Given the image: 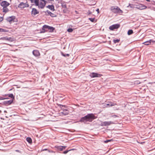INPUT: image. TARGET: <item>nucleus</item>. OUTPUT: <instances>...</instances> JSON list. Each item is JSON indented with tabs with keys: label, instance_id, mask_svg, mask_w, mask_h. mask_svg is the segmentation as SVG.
Instances as JSON below:
<instances>
[{
	"label": "nucleus",
	"instance_id": "obj_1",
	"mask_svg": "<svg viewBox=\"0 0 155 155\" xmlns=\"http://www.w3.org/2000/svg\"><path fill=\"white\" fill-rule=\"evenodd\" d=\"M95 118L94 115L92 114H88L84 117H82L80 120L81 122H85L87 121L91 122Z\"/></svg>",
	"mask_w": 155,
	"mask_h": 155
},
{
	"label": "nucleus",
	"instance_id": "obj_2",
	"mask_svg": "<svg viewBox=\"0 0 155 155\" xmlns=\"http://www.w3.org/2000/svg\"><path fill=\"white\" fill-rule=\"evenodd\" d=\"M110 10L115 13H121L122 11L117 6H113L110 8Z\"/></svg>",
	"mask_w": 155,
	"mask_h": 155
},
{
	"label": "nucleus",
	"instance_id": "obj_3",
	"mask_svg": "<svg viewBox=\"0 0 155 155\" xmlns=\"http://www.w3.org/2000/svg\"><path fill=\"white\" fill-rule=\"evenodd\" d=\"M54 28L53 27H50L47 25H44L43 26L42 30L44 31H41V32H44L45 31H49V32H52L54 30Z\"/></svg>",
	"mask_w": 155,
	"mask_h": 155
},
{
	"label": "nucleus",
	"instance_id": "obj_4",
	"mask_svg": "<svg viewBox=\"0 0 155 155\" xmlns=\"http://www.w3.org/2000/svg\"><path fill=\"white\" fill-rule=\"evenodd\" d=\"M46 5V1L45 0H40L39 2L38 3V8H43Z\"/></svg>",
	"mask_w": 155,
	"mask_h": 155
},
{
	"label": "nucleus",
	"instance_id": "obj_5",
	"mask_svg": "<svg viewBox=\"0 0 155 155\" xmlns=\"http://www.w3.org/2000/svg\"><path fill=\"white\" fill-rule=\"evenodd\" d=\"M28 7L29 5L27 2L25 3L22 2L18 6V8L22 9L24 8H25Z\"/></svg>",
	"mask_w": 155,
	"mask_h": 155
},
{
	"label": "nucleus",
	"instance_id": "obj_6",
	"mask_svg": "<svg viewBox=\"0 0 155 155\" xmlns=\"http://www.w3.org/2000/svg\"><path fill=\"white\" fill-rule=\"evenodd\" d=\"M0 40L7 41L10 42H12L14 41V39L11 37H5L1 38Z\"/></svg>",
	"mask_w": 155,
	"mask_h": 155
},
{
	"label": "nucleus",
	"instance_id": "obj_7",
	"mask_svg": "<svg viewBox=\"0 0 155 155\" xmlns=\"http://www.w3.org/2000/svg\"><path fill=\"white\" fill-rule=\"evenodd\" d=\"M120 25L119 24H116L113 25L109 27V29L111 30H113L115 29H117L119 28Z\"/></svg>",
	"mask_w": 155,
	"mask_h": 155
},
{
	"label": "nucleus",
	"instance_id": "obj_8",
	"mask_svg": "<svg viewBox=\"0 0 155 155\" xmlns=\"http://www.w3.org/2000/svg\"><path fill=\"white\" fill-rule=\"evenodd\" d=\"M114 124V123L112 121H104L101 123V125L102 126H107L111 124Z\"/></svg>",
	"mask_w": 155,
	"mask_h": 155
},
{
	"label": "nucleus",
	"instance_id": "obj_9",
	"mask_svg": "<svg viewBox=\"0 0 155 155\" xmlns=\"http://www.w3.org/2000/svg\"><path fill=\"white\" fill-rule=\"evenodd\" d=\"M90 76L91 78L100 77H101V74L96 73H92L90 74Z\"/></svg>",
	"mask_w": 155,
	"mask_h": 155
},
{
	"label": "nucleus",
	"instance_id": "obj_10",
	"mask_svg": "<svg viewBox=\"0 0 155 155\" xmlns=\"http://www.w3.org/2000/svg\"><path fill=\"white\" fill-rule=\"evenodd\" d=\"M39 13V12L35 8H32L31 11V15L33 16H35L36 14Z\"/></svg>",
	"mask_w": 155,
	"mask_h": 155
},
{
	"label": "nucleus",
	"instance_id": "obj_11",
	"mask_svg": "<svg viewBox=\"0 0 155 155\" xmlns=\"http://www.w3.org/2000/svg\"><path fill=\"white\" fill-rule=\"evenodd\" d=\"M147 8V6L142 4L140 5L137 7H136L137 8L140 10L144 9L146 8Z\"/></svg>",
	"mask_w": 155,
	"mask_h": 155
},
{
	"label": "nucleus",
	"instance_id": "obj_12",
	"mask_svg": "<svg viewBox=\"0 0 155 155\" xmlns=\"http://www.w3.org/2000/svg\"><path fill=\"white\" fill-rule=\"evenodd\" d=\"M1 5L3 7H5L8 6L9 5V3L6 1H4L2 2Z\"/></svg>",
	"mask_w": 155,
	"mask_h": 155
},
{
	"label": "nucleus",
	"instance_id": "obj_13",
	"mask_svg": "<svg viewBox=\"0 0 155 155\" xmlns=\"http://www.w3.org/2000/svg\"><path fill=\"white\" fill-rule=\"evenodd\" d=\"M155 42V41L152 40H150L149 41H145L143 43V44H144L146 45H149L151 43H154Z\"/></svg>",
	"mask_w": 155,
	"mask_h": 155
},
{
	"label": "nucleus",
	"instance_id": "obj_14",
	"mask_svg": "<svg viewBox=\"0 0 155 155\" xmlns=\"http://www.w3.org/2000/svg\"><path fill=\"white\" fill-rule=\"evenodd\" d=\"M33 54L36 57H38L40 55L39 52L37 50H34L33 51Z\"/></svg>",
	"mask_w": 155,
	"mask_h": 155
},
{
	"label": "nucleus",
	"instance_id": "obj_15",
	"mask_svg": "<svg viewBox=\"0 0 155 155\" xmlns=\"http://www.w3.org/2000/svg\"><path fill=\"white\" fill-rule=\"evenodd\" d=\"M46 12L47 13L48 15H50L52 17H54L56 16V15L55 14H54L51 13L49 10H47Z\"/></svg>",
	"mask_w": 155,
	"mask_h": 155
},
{
	"label": "nucleus",
	"instance_id": "obj_16",
	"mask_svg": "<svg viewBox=\"0 0 155 155\" xmlns=\"http://www.w3.org/2000/svg\"><path fill=\"white\" fill-rule=\"evenodd\" d=\"M46 7L51 10L52 11H54V6L53 5H48Z\"/></svg>",
	"mask_w": 155,
	"mask_h": 155
},
{
	"label": "nucleus",
	"instance_id": "obj_17",
	"mask_svg": "<svg viewBox=\"0 0 155 155\" xmlns=\"http://www.w3.org/2000/svg\"><path fill=\"white\" fill-rule=\"evenodd\" d=\"M15 18L14 16L10 17L7 18V20L9 22H11L13 21Z\"/></svg>",
	"mask_w": 155,
	"mask_h": 155
},
{
	"label": "nucleus",
	"instance_id": "obj_18",
	"mask_svg": "<svg viewBox=\"0 0 155 155\" xmlns=\"http://www.w3.org/2000/svg\"><path fill=\"white\" fill-rule=\"evenodd\" d=\"M3 12L6 13L8 11V9L7 7H4L3 8Z\"/></svg>",
	"mask_w": 155,
	"mask_h": 155
},
{
	"label": "nucleus",
	"instance_id": "obj_19",
	"mask_svg": "<svg viewBox=\"0 0 155 155\" xmlns=\"http://www.w3.org/2000/svg\"><path fill=\"white\" fill-rule=\"evenodd\" d=\"M116 105L115 104L113 103L112 102L109 103V104H107L106 105L107 106H113Z\"/></svg>",
	"mask_w": 155,
	"mask_h": 155
},
{
	"label": "nucleus",
	"instance_id": "obj_20",
	"mask_svg": "<svg viewBox=\"0 0 155 155\" xmlns=\"http://www.w3.org/2000/svg\"><path fill=\"white\" fill-rule=\"evenodd\" d=\"M62 113L65 115H67L68 114V112L67 110H64Z\"/></svg>",
	"mask_w": 155,
	"mask_h": 155
},
{
	"label": "nucleus",
	"instance_id": "obj_21",
	"mask_svg": "<svg viewBox=\"0 0 155 155\" xmlns=\"http://www.w3.org/2000/svg\"><path fill=\"white\" fill-rule=\"evenodd\" d=\"M26 140L29 143L32 142V140L30 137H27L26 138Z\"/></svg>",
	"mask_w": 155,
	"mask_h": 155
},
{
	"label": "nucleus",
	"instance_id": "obj_22",
	"mask_svg": "<svg viewBox=\"0 0 155 155\" xmlns=\"http://www.w3.org/2000/svg\"><path fill=\"white\" fill-rule=\"evenodd\" d=\"M133 33V31L132 30H129L127 32V34L129 35L132 34Z\"/></svg>",
	"mask_w": 155,
	"mask_h": 155
},
{
	"label": "nucleus",
	"instance_id": "obj_23",
	"mask_svg": "<svg viewBox=\"0 0 155 155\" xmlns=\"http://www.w3.org/2000/svg\"><path fill=\"white\" fill-rule=\"evenodd\" d=\"M57 147L58 150L60 151H62L63 150V147H62V146H58Z\"/></svg>",
	"mask_w": 155,
	"mask_h": 155
},
{
	"label": "nucleus",
	"instance_id": "obj_24",
	"mask_svg": "<svg viewBox=\"0 0 155 155\" xmlns=\"http://www.w3.org/2000/svg\"><path fill=\"white\" fill-rule=\"evenodd\" d=\"M13 101L12 100H10V101H5V102L6 104H11L12 102Z\"/></svg>",
	"mask_w": 155,
	"mask_h": 155
},
{
	"label": "nucleus",
	"instance_id": "obj_25",
	"mask_svg": "<svg viewBox=\"0 0 155 155\" xmlns=\"http://www.w3.org/2000/svg\"><path fill=\"white\" fill-rule=\"evenodd\" d=\"M39 0H34V2L35 4L36 5H38V3H39Z\"/></svg>",
	"mask_w": 155,
	"mask_h": 155
},
{
	"label": "nucleus",
	"instance_id": "obj_26",
	"mask_svg": "<svg viewBox=\"0 0 155 155\" xmlns=\"http://www.w3.org/2000/svg\"><path fill=\"white\" fill-rule=\"evenodd\" d=\"M120 41V40L119 39H114L113 40V42L115 43H116Z\"/></svg>",
	"mask_w": 155,
	"mask_h": 155
},
{
	"label": "nucleus",
	"instance_id": "obj_27",
	"mask_svg": "<svg viewBox=\"0 0 155 155\" xmlns=\"http://www.w3.org/2000/svg\"><path fill=\"white\" fill-rule=\"evenodd\" d=\"M8 97L12 98H14V97L13 94H9Z\"/></svg>",
	"mask_w": 155,
	"mask_h": 155
},
{
	"label": "nucleus",
	"instance_id": "obj_28",
	"mask_svg": "<svg viewBox=\"0 0 155 155\" xmlns=\"http://www.w3.org/2000/svg\"><path fill=\"white\" fill-rule=\"evenodd\" d=\"M74 150V149H71V150H68L65 151H64L63 152V153L64 154H66V153H67L68 151H71V150Z\"/></svg>",
	"mask_w": 155,
	"mask_h": 155
},
{
	"label": "nucleus",
	"instance_id": "obj_29",
	"mask_svg": "<svg viewBox=\"0 0 155 155\" xmlns=\"http://www.w3.org/2000/svg\"><path fill=\"white\" fill-rule=\"evenodd\" d=\"M89 19L90 21H91L93 22H94V18H89Z\"/></svg>",
	"mask_w": 155,
	"mask_h": 155
},
{
	"label": "nucleus",
	"instance_id": "obj_30",
	"mask_svg": "<svg viewBox=\"0 0 155 155\" xmlns=\"http://www.w3.org/2000/svg\"><path fill=\"white\" fill-rule=\"evenodd\" d=\"M112 140V139H111V140H106V141H104V143H107L109 142H110V141H111Z\"/></svg>",
	"mask_w": 155,
	"mask_h": 155
},
{
	"label": "nucleus",
	"instance_id": "obj_31",
	"mask_svg": "<svg viewBox=\"0 0 155 155\" xmlns=\"http://www.w3.org/2000/svg\"><path fill=\"white\" fill-rule=\"evenodd\" d=\"M73 30L72 28H69L68 29V31L69 32H71L73 31Z\"/></svg>",
	"mask_w": 155,
	"mask_h": 155
},
{
	"label": "nucleus",
	"instance_id": "obj_32",
	"mask_svg": "<svg viewBox=\"0 0 155 155\" xmlns=\"http://www.w3.org/2000/svg\"><path fill=\"white\" fill-rule=\"evenodd\" d=\"M117 117V115H115V114H114L112 116H110V117Z\"/></svg>",
	"mask_w": 155,
	"mask_h": 155
},
{
	"label": "nucleus",
	"instance_id": "obj_33",
	"mask_svg": "<svg viewBox=\"0 0 155 155\" xmlns=\"http://www.w3.org/2000/svg\"><path fill=\"white\" fill-rule=\"evenodd\" d=\"M62 6L63 8H66V5L65 4H64L62 5Z\"/></svg>",
	"mask_w": 155,
	"mask_h": 155
},
{
	"label": "nucleus",
	"instance_id": "obj_34",
	"mask_svg": "<svg viewBox=\"0 0 155 155\" xmlns=\"http://www.w3.org/2000/svg\"><path fill=\"white\" fill-rule=\"evenodd\" d=\"M62 147H63V150H64V149H65L67 147L66 146H62Z\"/></svg>",
	"mask_w": 155,
	"mask_h": 155
},
{
	"label": "nucleus",
	"instance_id": "obj_35",
	"mask_svg": "<svg viewBox=\"0 0 155 155\" xmlns=\"http://www.w3.org/2000/svg\"><path fill=\"white\" fill-rule=\"evenodd\" d=\"M96 11L97 12V13H99V8H97L96 10Z\"/></svg>",
	"mask_w": 155,
	"mask_h": 155
},
{
	"label": "nucleus",
	"instance_id": "obj_36",
	"mask_svg": "<svg viewBox=\"0 0 155 155\" xmlns=\"http://www.w3.org/2000/svg\"><path fill=\"white\" fill-rule=\"evenodd\" d=\"M4 99L2 98V97H0V100H4Z\"/></svg>",
	"mask_w": 155,
	"mask_h": 155
},
{
	"label": "nucleus",
	"instance_id": "obj_37",
	"mask_svg": "<svg viewBox=\"0 0 155 155\" xmlns=\"http://www.w3.org/2000/svg\"><path fill=\"white\" fill-rule=\"evenodd\" d=\"M30 0L31 1L32 3H33V2H34V0Z\"/></svg>",
	"mask_w": 155,
	"mask_h": 155
},
{
	"label": "nucleus",
	"instance_id": "obj_38",
	"mask_svg": "<svg viewBox=\"0 0 155 155\" xmlns=\"http://www.w3.org/2000/svg\"><path fill=\"white\" fill-rule=\"evenodd\" d=\"M66 55L67 56H69V55L68 54H66Z\"/></svg>",
	"mask_w": 155,
	"mask_h": 155
},
{
	"label": "nucleus",
	"instance_id": "obj_39",
	"mask_svg": "<svg viewBox=\"0 0 155 155\" xmlns=\"http://www.w3.org/2000/svg\"><path fill=\"white\" fill-rule=\"evenodd\" d=\"M146 0L148 2H150V0Z\"/></svg>",
	"mask_w": 155,
	"mask_h": 155
},
{
	"label": "nucleus",
	"instance_id": "obj_40",
	"mask_svg": "<svg viewBox=\"0 0 155 155\" xmlns=\"http://www.w3.org/2000/svg\"><path fill=\"white\" fill-rule=\"evenodd\" d=\"M47 149H45V150H47Z\"/></svg>",
	"mask_w": 155,
	"mask_h": 155
},
{
	"label": "nucleus",
	"instance_id": "obj_41",
	"mask_svg": "<svg viewBox=\"0 0 155 155\" xmlns=\"http://www.w3.org/2000/svg\"><path fill=\"white\" fill-rule=\"evenodd\" d=\"M63 55L64 56H65V55Z\"/></svg>",
	"mask_w": 155,
	"mask_h": 155
},
{
	"label": "nucleus",
	"instance_id": "obj_42",
	"mask_svg": "<svg viewBox=\"0 0 155 155\" xmlns=\"http://www.w3.org/2000/svg\"><path fill=\"white\" fill-rule=\"evenodd\" d=\"M16 151H18V150H16Z\"/></svg>",
	"mask_w": 155,
	"mask_h": 155
}]
</instances>
